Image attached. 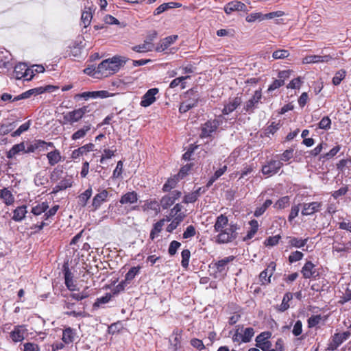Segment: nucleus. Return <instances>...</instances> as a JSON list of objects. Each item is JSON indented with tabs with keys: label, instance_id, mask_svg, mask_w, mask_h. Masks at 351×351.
<instances>
[{
	"label": "nucleus",
	"instance_id": "1",
	"mask_svg": "<svg viewBox=\"0 0 351 351\" xmlns=\"http://www.w3.org/2000/svg\"><path fill=\"white\" fill-rule=\"evenodd\" d=\"M126 60L123 58L115 56L112 58H108L103 60L97 67L98 74L101 77H106L109 75H113L118 72L120 68L123 66Z\"/></svg>",
	"mask_w": 351,
	"mask_h": 351
},
{
	"label": "nucleus",
	"instance_id": "2",
	"mask_svg": "<svg viewBox=\"0 0 351 351\" xmlns=\"http://www.w3.org/2000/svg\"><path fill=\"white\" fill-rule=\"evenodd\" d=\"M182 97L183 101L180 103L179 107V112L181 114L185 113L196 107L201 100V96L197 87H193L186 90L184 93Z\"/></svg>",
	"mask_w": 351,
	"mask_h": 351
},
{
	"label": "nucleus",
	"instance_id": "3",
	"mask_svg": "<svg viewBox=\"0 0 351 351\" xmlns=\"http://www.w3.org/2000/svg\"><path fill=\"white\" fill-rule=\"evenodd\" d=\"M239 226L236 223H230L228 227L223 229L218 232L216 236V242L217 243L223 244L232 242L237 237V230Z\"/></svg>",
	"mask_w": 351,
	"mask_h": 351
},
{
	"label": "nucleus",
	"instance_id": "4",
	"mask_svg": "<svg viewBox=\"0 0 351 351\" xmlns=\"http://www.w3.org/2000/svg\"><path fill=\"white\" fill-rule=\"evenodd\" d=\"M88 106H84L80 108L68 112L63 114V124H71L78 122L85 114L89 112Z\"/></svg>",
	"mask_w": 351,
	"mask_h": 351
},
{
	"label": "nucleus",
	"instance_id": "5",
	"mask_svg": "<svg viewBox=\"0 0 351 351\" xmlns=\"http://www.w3.org/2000/svg\"><path fill=\"white\" fill-rule=\"evenodd\" d=\"M34 77V71L24 63H19L14 66L12 77L16 80H31Z\"/></svg>",
	"mask_w": 351,
	"mask_h": 351
},
{
	"label": "nucleus",
	"instance_id": "6",
	"mask_svg": "<svg viewBox=\"0 0 351 351\" xmlns=\"http://www.w3.org/2000/svg\"><path fill=\"white\" fill-rule=\"evenodd\" d=\"M301 274L305 279L316 280L319 277V272L315 264L311 261H306L302 267Z\"/></svg>",
	"mask_w": 351,
	"mask_h": 351
},
{
	"label": "nucleus",
	"instance_id": "7",
	"mask_svg": "<svg viewBox=\"0 0 351 351\" xmlns=\"http://www.w3.org/2000/svg\"><path fill=\"white\" fill-rule=\"evenodd\" d=\"M350 335L351 332L350 331L335 333L331 337V341L328 343V350L331 351L336 350Z\"/></svg>",
	"mask_w": 351,
	"mask_h": 351
},
{
	"label": "nucleus",
	"instance_id": "8",
	"mask_svg": "<svg viewBox=\"0 0 351 351\" xmlns=\"http://www.w3.org/2000/svg\"><path fill=\"white\" fill-rule=\"evenodd\" d=\"M221 123V121L218 119L207 121L202 125L200 137H210L212 134L217 130Z\"/></svg>",
	"mask_w": 351,
	"mask_h": 351
},
{
	"label": "nucleus",
	"instance_id": "9",
	"mask_svg": "<svg viewBox=\"0 0 351 351\" xmlns=\"http://www.w3.org/2000/svg\"><path fill=\"white\" fill-rule=\"evenodd\" d=\"M282 165L283 163L281 161L271 159L263 166L261 171L264 175L272 176L278 172Z\"/></svg>",
	"mask_w": 351,
	"mask_h": 351
},
{
	"label": "nucleus",
	"instance_id": "10",
	"mask_svg": "<svg viewBox=\"0 0 351 351\" xmlns=\"http://www.w3.org/2000/svg\"><path fill=\"white\" fill-rule=\"evenodd\" d=\"M262 98L261 89L256 90L252 98L245 102L243 110L250 114L254 112V109L257 108L258 103Z\"/></svg>",
	"mask_w": 351,
	"mask_h": 351
},
{
	"label": "nucleus",
	"instance_id": "11",
	"mask_svg": "<svg viewBox=\"0 0 351 351\" xmlns=\"http://www.w3.org/2000/svg\"><path fill=\"white\" fill-rule=\"evenodd\" d=\"M182 193L180 191L177 190L173 191L162 197L159 203L160 206H161L163 209H167L180 197Z\"/></svg>",
	"mask_w": 351,
	"mask_h": 351
},
{
	"label": "nucleus",
	"instance_id": "12",
	"mask_svg": "<svg viewBox=\"0 0 351 351\" xmlns=\"http://www.w3.org/2000/svg\"><path fill=\"white\" fill-rule=\"evenodd\" d=\"M112 95L110 94L107 90L87 91V92H83V93H80V94H77L75 96V99L83 98L85 100H88L90 98H92V99H96V98L104 99V98L109 97H110Z\"/></svg>",
	"mask_w": 351,
	"mask_h": 351
},
{
	"label": "nucleus",
	"instance_id": "13",
	"mask_svg": "<svg viewBox=\"0 0 351 351\" xmlns=\"http://www.w3.org/2000/svg\"><path fill=\"white\" fill-rule=\"evenodd\" d=\"M27 333V329L25 325H16L10 332V337L14 343L21 342L25 339V335Z\"/></svg>",
	"mask_w": 351,
	"mask_h": 351
},
{
	"label": "nucleus",
	"instance_id": "14",
	"mask_svg": "<svg viewBox=\"0 0 351 351\" xmlns=\"http://www.w3.org/2000/svg\"><path fill=\"white\" fill-rule=\"evenodd\" d=\"M271 334L269 332H263L256 337V346L263 351L268 350L271 347V343L268 340Z\"/></svg>",
	"mask_w": 351,
	"mask_h": 351
},
{
	"label": "nucleus",
	"instance_id": "15",
	"mask_svg": "<svg viewBox=\"0 0 351 351\" xmlns=\"http://www.w3.org/2000/svg\"><path fill=\"white\" fill-rule=\"evenodd\" d=\"M141 210L147 214L154 213L157 215L160 210L159 202L156 199H147L143 201V204L141 206Z\"/></svg>",
	"mask_w": 351,
	"mask_h": 351
},
{
	"label": "nucleus",
	"instance_id": "16",
	"mask_svg": "<svg viewBox=\"0 0 351 351\" xmlns=\"http://www.w3.org/2000/svg\"><path fill=\"white\" fill-rule=\"evenodd\" d=\"M322 205V202H319L304 203L302 204V209L301 213L304 216L312 215L314 213L320 211Z\"/></svg>",
	"mask_w": 351,
	"mask_h": 351
},
{
	"label": "nucleus",
	"instance_id": "17",
	"mask_svg": "<svg viewBox=\"0 0 351 351\" xmlns=\"http://www.w3.org/2000/svg\"><path fill=\"white\" fill-rule=\"evenodd\" d=\"M242 103L241 97H235L232 99H229L228 101L224 104L223 108L222 110V114L223 115H228L234 111Z\"/></svg>",
	"mask_w": 351,
	"mask_h": 351
},
{
	"label": "nucleus",
	"instance_id": "18",
	"mask_svg": "<svg viewBox=\"0 0 351 351\" xmlns=\"http://www.w3.org/2000/svg\"><path fill=\"white\" fill-rule=\"evenodd\" d=\"M158 88H152L149 89L143 96L141 101V106L147 107L152 105L156 101V95L158 93Z\"/></svg>",
	"mask_w": 351,
	"mask_h": 351
},
{
	"label": "nucleus",
	"instance_id": "19",
	"mask_svg": "<svg viewBox=\"0 0 351 351\" xmlns=\"http://www.w3.org/2000/svg\"><path fill=\"white\" fill-rule=\"evenodd\" d=\"M234 11L246 12L247 6L245 3L239 1H230L224 6V12L227 14H230Z\"/></svg>",
	"mask_w": 351,
	"mask_h": 351
},
{
	"label": "nucleus",
	"instance_id": "20",
	"mask_svg": "<svg viewBox=\"0 0 351 351\" xmlns=\"http://www.w3.org/2000/svg\"><path fill=\"white\" fill-rule=\"evenodd\" d=\"M109 193L107 190L104 189L99 193L96 194L92 201L91 206L93 210H97L101 205L108 200Z\"/></svg>",
	"mask_w": 351,
	"mask_h": 351
},
{
	"label": "nucleus",
	"instance_id": "21",
	"mask_svg": "<svg viewBox=\"0 0 351 351\" xmlns=\"http://www.w3.org/2000/svg\"><path fill=\"white\" fill-rule=\"evenodd\" d=\"M26 146L25 142H21L20 143L14 145L11 149L6 152V157L8 159L14 158L16 155L22 154H27L26 152Z\"/></svg>",
	"mask_w": 351,
	"mask_h": 351
},
{
	"label": "nucleus",
	"instance_id": "22",
	"mask_svg": "<svg viewBox=\"0 0 351 351\" xmlns=\"http://www.w3.org/2000/svg\"><path fill=\"white\" fill-rule=\"evenodd\" d=\"M351 249V241L347 243L335 242L332 247V252L339 253V256H345V254L349 252Z\"/></svg>",
	"mask_w": 351,
	"mask_h": 351
},
{
	"label": "nucleus",
	"instance_id": "23",
	"mask_svg": "<svg viewBox=\"0 0 351 351\" xmlns=\"http://www.w3.org/2000/svg\"><path fill=\"white\" fill-rule=\"evenodd\" d=\"M11 54L5 49H0V68L7 70L12 68V64L10 62Z\"/></svg>",
	"mask_w": 351,
	"mask_h": 351
},
{
	"label": "nucleus",
	"instance_id": "24",
	"mask_svg": "<svg viewBox=\"0 0 351 351\" xmlns=\"http://www.w3.org/2000/svg\"><path fill=\"white\" fill-rule=\"evenodd\" d=\"M233 260H234V256H230L226 257L221 260H219L215 263H211V265H210V267L215 268L217 272L226 273V268L228 264L230 262L232 261Z\"/></svg>",
	"mask_w": 351,
	"mask_h": 351
},
{
	"label": "nucleus",
	"instance_id": "25",
	"mask_svg": "<svg viewBox=\"0 0 351 351\" xmlns=\"http://www.w3.org/2000/svg\"><path fill=\"white\" fill-rule=\"evenodd\" d=\"M95 145L92 143H89L86 144L79 148L74 149L71 153V158L73 160H76L79 158L81 156L84 154H86L88 152L93 151Z\"/></svg>",
	"mask_w": 351,
	"mask_h": 351
},
{
	"label": "nucleus",
	"instance_id": "26",
	"mask_svg": "<svg viewBox=\"0 0 351 351\" xmlns=\"http://www.w3.org/2000/svg\"><path fill=\"white\" fill-rule=\"evenodd\" d=\"M73 179L71 176L66 175L60 182L53 188V193H57L63 191L73 186Z\"/></svg>",
	"mask_w": 351,
	"mask_h": 351
},
{
	"label": "nucleus",
	"instance_id": "27",
	"mask_svg": "<svg viewBox=\"0 0 351 351\" xmlns=\"http://www.w3.org/2000/svg\"><path fill=\"white\" fill-rule=\"evenodd\" d=\"M94 12L95 10L90 7L85 8V10L82 12L81 15V23L84 28H86L90 25Z\"/></svg>",
	"mask_w": 351,
	"mask_h": 351
},
{
	"label": "nucleus",
	"instance_id": "28",
	"mask_svg": "<svg viewBox=\"0 0 351 351\" xmlns=\"http://www.w3.org/2000/svg\"><path fill=\"white\" fill-rule=\"evenodd\" d=\"M27 213V206L22 205L18 206L14 210L12 219L16 222H20L25 218Z\"/></svg>",
	"mask_w": 351,
	"mask_h": 351
},
{
	"label": "nucleus",
	"instance_id": "29",
	"mask_svg": "<svg viewBox=\"0 0 351 351\" xmlns=\"http://www.w3.org/2000/svg\"><path fill=\"white\" fill-rule=\"evenodd\" d=\"M250 229L247 230L246 235L243 237V241H247L252 239L256 234L259 224L257 220L252 219L249 221Z\"/></svg>",
	"mask_w": 351,
	"mask_h": 351
},
{
	"label": "nucleus",
	"instance_id": "30",
	"mask_svg": "<svg viewBox=\"0 0 351 351\" xmlns=\"http://www.w3.org/2000/svg\"><path fill=\"white\" fill-rule=\"evenodd\" d=\"M75 330L71 327H67L63 330L62 340L65 344L72 343L75 340Z\"/></svg>",
	"mask_w": 351,
	"mask_h": 351
},
{
	"label": "nucleus",
	"instance_id": "31",
	"mask_svg": "<svg viewBox=\"0 0 351 351\" xmlns=\"http://www.w3.org/2000/svg\"><path fill=\"white\" fill-rule=\"evenodd\" d=\"M43 93L42 86L29 89L27 91L23 93L22 94L15 97L12 101H19L20 99H27L30 97L32 95H38Z\"/></svg>",
	"mask_w": 351,
	"mask_h": 351
},
{
	"label": "nucleus",
	"instance_id": "32",
	"mask_svg": "<svg viewBox=\"0 0 351 351\" xmlns=\"http://www.w3.org/2000/svg\"><path fill=\"white\" fill-rule=\"evenodd\" d=\"M228 225V219L226 216H225L223 214H221L219 215L215 221V225H214V230L215 232H219L223 229L226 228L227 226Z\"/></svg>",
	"mask_w": 351,
	"mask_h": 351
},
{
	"label": "nucleus",
	"instance_id": "33",
	"mask_svg": "<svg viewBox=\"0 0 351 351\" xmlns=\"http://www.w3.org/2000/svg\"><path fill=\"white\" fill-rule=\"evenodd\" d=\"M46 141L43 140H35L27 147L26 152L27 154L33 153L36 150L42 151L45 149Z\"/></svg>",
	"mask_w": 351,
	"mask_h": 351
},
{
	"label": "nucleus",
	"instance_id": "34",
	"mask_svg": "<svg viewBox=\"0 0 351 351\" xmlns=\"http://www.w3.org/2000/svg\"><path fill=\"white\" fill-rule=\"evenodd\" d=\"M47 158L48 160V163L51 166L56 165L59 162H60L62 158L60 154V152L57 149H55L54 150L48 152L47 154Z\"/></svg>",
	"mask_w": 351,
	"mask_h": 351
},
{
	"label": "nucleus",
	"instance_id": "35",
	"mask_svg": "<svg viewBox=\"0 0 351 351\" xmlns=\"http://www.w3.org/2000/svg\"><path fill=\"white\" fill-rule=\"evenodd\" d=\"M180 7H181V4L177 2L164 3L155 9L154 15H159L169 9Z\"/></svg>",
	"mask_w": 351,
	"mask_h": 351
},
{
	"label": "nucleus",
	"instance_id": "36",
	"mask_svg": "<svg viewBox=\"0 0 351 351\" xmlns=\"http://www.w3.org/2000/svg\"><path fill=\"white\" fill-rule=\"evenodd\" d=\"M0 198L7 206L12 205L14 202V197L12 192L7 188L0 190Z\"/></svg>",
	"mask_w": 351,
	"mask_h": 351
},
{
	"label": "nucleus",
	"instance_id": "37",
	"mask_svg": "<svg viewBox=\"0 0 351 351\" xmlns=\"http://www.w3.org/2000/svg\"><path fill=\"white\" fill-rule=\"evenodd\" d=\"M138 200V194L135 191L128 192L121 196L119 202L121 204H134Z\"/></svg>",
	"mask_w": 351,
	"mask_h": 351
},
{
	"label": "nucleus",
	"instance_id": "38",
	"mask_svg": "<svg viewBox=\"0 0 351 351\" xmlns=\"http://www.w3.org/2000/svg\"><path fill=\"white\" fill-rule=\"evenodd\" d=\"M178 39L177 35L169 36L164 38L160 45L157 47L158 51H163Z\"/></svg>",
	"mask_w": 351,
	"mask_h": 351
},
{
	"label": "nucleus",
	"instance_id": "39",
	"mask_svg": "<svg viewBox=\"0 0 351 351\" xmlns=\"http://www.w3.org/2000/svg\"><path fill=\"white\" fill-rule=\"evenodd\" d=\"M173 339L169 341L171 346H173V350L177 351L180 348V339L182 337V330L176 329L172 334Z\"/></svg>",
	"mask_w": 351,
	"mask_h": 351
},
{
	"label": "nucleus",
	"instance_id": "40",
	"mask_svg": "<svg viewBox=\"0 0 351 351\" xmlns=\"http://www.w3.org/2000/svg\"><path fill=\"white\" fill-rule=\"evenodd\" d=\"M165 219H160L153 225V228L150 232L149 238L151 240H154L161 232L165 223Z\"/></svg>",
	"mask_w": 351,
	"mask_h": 351
},
{
	"label": "nucleus",
	"instance_id": "41",
	"mask_svg": "<svg viewBox=\"0 0 351 351\" xmlns=\"http://www.w3.org/2000/svg\"><path fill=\"white\" fill-rule=\"evenodd\" d=\"M309 238L300 239L298 237H290L289 241V244L291 247H294L295 248H302L304 247L307 242L308 241Z\"/></svg>",
	"mask_w": 351,
	"mask_h": 351
},
{
	"label": "nucleus",
	"instance_id": "42",
	"mask_svg": "<svg viewBox=\"0 0 351 351\" xmlns=\"http://www.w3.org/2000/svg\"><path fill=\"white\" fill-rule=\"evenodd\" d=\"M48 202H43L33 206L31 213L36 216H38L42 213H44L47 210H48Z\"/></svg>",
	"mask_w": 351,
	"mask_h": 351
},
{
	"label": "nucleus",
	"instance_id": "43",
	"mask_svg": "<svg viewBox=\"0 0 351 351\" xmlns=\"http://www.w3.org/2000/svg\"><path fill=\"white\" fill-rule=\"evenodd\" d=\"M180 180V178H178L177 175H175L173 177L169 178L163 185L162 191L165 192L170 191L172 189H174Z\"/></svg>",
	"mask_w": 351,
	"mask_h": 351
},
{
	"label": "nucleus",
	"instance_id": "44",
	"mask_svg": "<svg viewBox=\"0 0 351 351\" xmlns=\"http://www.w3.org/2000/svg\"><path fill=\"white\" fill-rule=\"evenodd\" d=\"M93 193L92 188L90 186L84 193L78 196L79 204L84 207L86 205L88 200L90 199Z\"/></svg>",
	"mask_w": 351,
	"mask_h": 351
},
{
	"label": "nucleus",
	"instance_id": "45",
	"mask_svg": "<svg viewBox=\"0 0 351 351\" xmlns=\"http://www.w3.org/2000/svg\"><path fill=\"white\" fill-rule=\"evenodd\" d=\"M90 130V124L84 125L82 128L78 130L77 131L75 132L72 134L71 139L76 141V140L81 139V138H84Z\"/></svg>",
	"mask_w": 351,
	"mask_h": 351
},
{
	"label": "nucleus",
	"instance_id": "46",
	"mask_svg": "<svg viewBox=\"0 0 351 351\" xmlns=\"http://www.w3.org/2000/svg\"><path fill=\"white\" fill-rule=\"evenodd\" d=\"M293 298V295L290 292L286 293L282 298V302L278 307V311L284 312L289 308V302Z\"/></svg>",
	"mask_w": 351,
	"mask_h": 351
},
{
	"label": "nucleus",
	"instance_id": "47",
	"mask_svg": "<svg viewBox=\"0 0 351 351\" xmlns=\"http://www.w3.org/2000/svg\"><path fill=\"white\" fill-rule=\"evenodd\" d=\"M141 269V267L139 265L131 267L125 274L124 280L130 284L136 276L140 273Z\"/></svg>",
	"mask_w": 351,
	"mask_h": 351
},
{
	"label": "nucleus",
	"instance_id": "48",
	"mask_svg": "<svg viewBox=\"0 0 351 351\" xmlns=\"http://www.w3.org/2000/svg\"><path fill=\"white\" fill-rule=\"evenodd\" d=\"M346 76V71L344 69L337 71L332 80V83L335 86H338L345 79Z\"/></svg>",
	"mask_w": 351,
	"mask_h": 351
},
{
	"label": "nucleus",
	"instance_id": "49",
	"mask_svg": "<svg viewBox=\"0 0 351 351\" xmlns=\"http://www.w3.org/2000/svg\"><path fill=\"white\" fill-rule=\"evenodd\" d=\"M293 157V149H286L282 154L276 155L275 158H278V161L283 162H289Z\"/></svg>",
	"mask_w": 351,
	"mask_h": 351
},
{
	"label": "nucleus",
	"instance_id": "50",
	"mask_svg": "<svg viewBox=\"0 0 351 351\" xmlns=\"http://www.w3.org/2000/svg\"><path fill=\"white\" fill-rule=\"evenodd\" d=\"M341 149V146L340 145H337L333 148H332L328 152L321 155L319 157V160H329L337 155V154Z\"/></svg>",
	"mask_w": 351,
	"mask_h": 351
},
{
	"label": "nucleus",
	"instance_id": "51",
	"mask_svg": "<svg viewBox=\"0 0 351 351\" xmlns=\"http://www.w3.org/2000/svg\"><path fill=\"white\" fill-rule=\"evenodd\" d=\"M132 49L133 51L138 53L150 51L152 49V44L149 42L145 41L143 44L136 45Z\"/></svg>",
	"mask_w": 351,
	"mask_h": 351
},
{
	"label": "nucleus",
	"instance_id": "52",
	"mask_svg": "<svg viewBox=\"0 0 351 351\" xmlns=\"http://www.w3.org/2000/svg\"><path fill=\"white\" fill-rule=\"evenodd\" d=\"M254 335V330L252 327L246 328L243 330V333L241 335V341L243 343L250 342Z\"/></svg>",
	"mask_w": 351,
	"mask_h": 351
},
{
	"label": "nucleus",
	"instance_id": "53",
	"mask_svg": "<svg viewBox=\"0 0 351 351\" xmlns=\"http://www.w3.org/2000/svg\"><path fill=\"white\" fill-rule=\"evenodd\" d=\"M290 199L289 196H284L280 198L274 204V208L276 209H283L289 206Z\"/></svg>",
	"mask_w": 351,
	"mask_h": 351
},
{
	"label": "nucleus",
	"instance_id": "54",
	"mask_svg": "<svg viewBox=\"0 0 351 351\" xmlns=\"http://www.w3.org/2000/svg\"><path fill=\"white\" fill-rule=\"evenodd\" d=\"M31 124H32V122L30 120L23 123L21 125H20V127L17 130H16L14 132H13L11 134V136L12 137L19 136L22 133H23L29 130Z\"/></svg>",
	"mask_w": 351,
	"mask_h": 351
},
{
	"label": "nucleus",
	"instance_id": "55",
	"mask_svg": "<svg viewBox=\"0 0 351 351\" xmlns=\"http://www.w3.org/2000/svg\"><path fill=\"white\" fill-rule=\"evenodd\" d=\"M181 265L184 269H187L189 267V259L191 257V252L188 249L183 250L181 252Z\"/></svg>",
	"mask_w": 351,
	"mask_h": 351
},
{
	"label": "nucleus",
	"instance_id": "56",
	"mask_svg": "<svg viewBox=\"0 0 351 351\" xmlns=\"http://www.w3.org/2000/svg\"><path fill=\"white\" fill-rule=\"evenodd\" d=\"M337 169L342 172H344L346 169H351V158L341 159L337 164Z\"/></svg>",
	"mask_w": 351,
	"mask_h": 351
},
{
	"label": "nucleus",
	"instance_id": "57",
	"mask_svg": "<svg viewBox=\"0 0 351 351\" xmlns=\"http://www.w3.org/2000/svg\"><path fill=\"white\" fill-rule=\"evenodd\" d=\"M112 298V295L110 293H107L105 295L98 298L95 303L93 304V308H99L101 304L108 303Z\"/></svg>",
	"mask_w": 351,
	"mask_h": 351
},
{
	"label": "nucleus",
	"instance_id": "58",
	"mask_svg": "<svg viewBox=\"0 0 351 351\" xmlns=\"http://www.w3.org/2000/svg\"><path fill=\"white\" fill-rule=\"evenodd\" d=\"M63 174V169L62 167H57L53 169L50 174V180L51 182H56L60 180Z\"/></svg>",
	"mask_w": 351,
	"mask_h": 351
},
{
	"label": "nucleus",
	"instance_id": "59",
	"mask_svg": "<svg viewBox=\"0 0 351 351\" xmlns=\"http://www.w3.org/2000/svg\"><path fill=\"white\" fill-rule=\"evenodd\" d=\"M280 239L281 236L280 234L269 237L265 240L264 245L267 247L275 246L278 243Z\"/></svg>",
	"mask_w": 351,
	"mask_h": 351
},
{
	"label": "nucleus",
	"instance_id": "60",
	"mask_svg": "<svg viewBox=\"0 0 351 351\" xmlns=\"http://www.w3.org/2000/svg\"><path fill=\"white\" fill-rule=\"evenodd\" d=\"M245 20L249 23H252L256 21H262L264 20L263 14L261 12L251 13L246 16Z\"/></svg>",
	"mask_w": 351,
	"mask_h": 351
},
{
	"label": "nucleus",
	"instance_id": "61",
	"mask_svg": "<svg viewBox=\"0 0 351 351\" xmlns=\"http://www.w3.org/2000/svg\"><path fill=\"white\" fill-rule=\"evenodd\" d=\"M290 53L288 50L286 49H278L273 52L272 57L275 60L278 59H285L289 57Z\"/></svg>",
	"mask_w": 351,
	"mask_h": 351
},
{
	"label": "nucleus",
	"instance_id": "62",
	"mask_svg": "<svg viewBox=\"0 0 351 351\" xmlns=\"http://www.w3.org/2000/svg\"><path fill=\"white\" fill-rule=\"evenodd\" d=\"M59 205H55L49 210H47L44 213L43 219L44 221H48L51 217L54 216L58 210Z\"/></svg>",
	"mask_w": 351,
	"mask_h": 351
},
{
	"label": "nucleus",
	"instance_id": "63",
	"mask_svg": "<svg viewBox=\"0 0 351 351\" xmlns=\"http://www.w3.org/2000/svg\"><path fill=\"white\" fill-rule=\"evenodd\" d=\"M304 254L300 251H295L291 253L289 256V261L290 263H293L302 259Z\"/></svg>",
	"mask_w": 351,
	"mask_h": 351
},
{
	"label": "nucleus",
	"instance_id": "64",
	"mask_svg": "<svg viewBox=\"0 0 351 351\" xmlns=\"http://www.w3.org/2000/svg\"><path fill=\"white\" fill-rule=\"evenodd\" d=\"M280 124L279 123L272 122L265 129V134H274L280 129Z\"/></svg>",
	"mask_w": 351,
	"mask_h": 351
}]
</instances>
